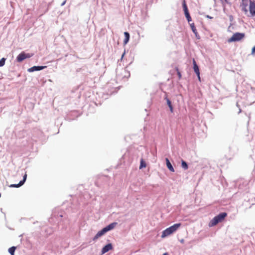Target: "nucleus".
Masks as SVG:
<instances>
[{
    "mask_svg": "<svg viewBox=\"0 0 255 255\" xmlns=\"http://www.w3.org/2000/svg\"><path fill=\"white\" fill-rule=\"evenodd\" d=\"M181 226L180 223L175 224L162 232L161 238H164L175 232Z\"/></svg>",
    "mask_w": 255,
    "mask_h": 255,
    "instance_id": "nucleus-1",
    "label": "nucleus"
},
{
    "mask_svg": "<svg viewBox=\"0 0 255 255\" xmlns=\"http://www.w3.org/2000/svg\"><path fill=\"white\" fill-rule=\"evenodd\" d=\"M226 213H221L218 215L215 216L209 223V226L212 227L217 225L218 223L221 222L227 216Z\"/></svg>",
    "mask_w": 255,
    "mask_h": 255,
    "instance_id": "nucleus-2",
    "label": "nucleus"
},
{
    "mask_svg": "<svg viewBox=\"0 0 255 255\" xmlns=\"http://www.w3.org/2000/svg\"><path fill=\"white\" fill-rule=\"evenodd\" d=\"M245 36L244 33L237 32L234 33L229 39V42L238 41L241 40Z\"/></svg>",
    "mask_w": 255,
    "mask_h": 255,
    "instance_id": "nucleus-3",
    "label": "nucleus"
},
{
    "mask_svg": "<svg viewBox=\"0 0 255 255\" xmlns=\"http://www.w3.org/2000/svg\"><path fill=\"white\" fill-rule=\"evenodd\" d=\"M33 55L32 54L25 53L24 52L20 53L16 58L17 62H21L26 58H30Z\"/></svg>",
    "mask_w": 255,
    "mask_h": 255,
    "instance_id": "nucleus-4",
    "label": "nucleus"
},
{
    "mask_svg": "<svg viewBox=\"0 0 255 255\" xmlns=\"http://www.w3.org/2000/svg\"><path fill=\"white\" fill-rule=\"evenodd\" d=\"M193 64L194 71L195 73L196 74V75H197L199 80H200L199 69L198 66L196 64V62L194 59H193Z\"/></svg>",
    "mask_w": 255,
    "mask_h": 255,
    "instance_id": "nucleus-5",
    "label": "nucleus"
},
{
    "mask_svg": "<svg viewBox=\"0 0 255 255\" xmlns=\"http://www.w3.org/2000/svg\"><path fill=\"white\" fill-rule=\"evenodd\" d=\"M117 224V223H116V222L112 223L109 224V225H108L107 226H106V227L104 228L103 229L104 231V232L106 233L107 232L113 229L115 227V226H116Z\"/></svg>",
    "mask_w": 255,
    "mask_h": 255,
    "instance_id": "nucleus-6",
    "label": "nucleus"
},
{
    "mask_svg": "<svg viewBox=\"0 0 255 255\" xmlns=\"http://www.w3.org/2000/svg\"><path fill=\"white\" fill-rule=\"evenodd\" d=\"M113 249V246L112 244H108L104 246L101 251L102 254L103 255Z\"/></svg>",
    "mask_w": 255,
    "mask_h": 255,
    "instance_id": "nucleus-7",
    "label": "nucleus"
},
{
    "mask_svg": "<svg viewBox=\"0 0 255 255\" xmlns=\"http://www.w3.org/2000/svg\"><path fill=\"white\" fill-rule=\"evenodd\" d=\"M46 66H33L28 69L29 72H33L36 71H39L44 69Z\"/></svg>",
    "mask_w": 255,
    "mask_h": 255,
    "instance_id": "nucleus-8",
    "label": "nucleus"
},
{
    "mask_svg": "<svg viewBox=\"0 0 255 255\" xmlns=\"http://www.w3.org/2000/svg\"><path fill=\"white\" fill-rule=\"evenodd\" d=\"M250 11L252 15L255 16V3L251 1L250 3Z\"/></svg>",
    "mask_w": 255,
    "mask_h": 255,
    "instance_id": "nucleus-9",
    "label": "nucleus"
},
{
    "mask_svg": "<svg viewBox=\"0 0 255 255\" xmlns=\"http://www.w3.org/2000/svg\"><path fill=\"white\" fill-rule=\"evenodd\" d=\"M105 234H106V233L104 232L103 229L101 230L95 235V236L93 238V240L94 241H97L100 237L103 236Z\"/></svg>",
    "mask_w": 255,
    "mask_h": 255,
    "instance_id": "nucleus-10",
    "label": "nucleus"
},
{
    "mask_svg": "<svg viewBox=\"0 0 255 255\" xmlns=\"http://www.w3.org/2000/svg\"><path fill=\"white\" fill-rule=\"evenodd\" d=\"M165 160H166V165H167V168L169 169V170L170 171H171L172 172H174V168L172 167V164L170 162L169 160L167 158H166L165 159Z\"/></svg>",
    "mask_w": 255,
    "mask_h": 255,
    "instance_id": "nucleus-11",
    "label": "nucleus"
},
{
    "mask_svg": "<svg viewBox=\"0 0 255 255\" xmlns=\"http://www.w3.org/2000/svg\"><path fill=\"white\" fill-rule=\"evenodd\" d=\"M124 35L125 36V38L124 39V43L127 44L129 41V34L128 32H125Z\"/></svg>",
    "mask_w": 255,
    "mask_h": 255,
    "instance_id": "nucleus-12",
    "label": "nucleus"
},
{
    "mask_svg": "<svg viewBox=\"0 0 255 255\" xmlns=\"http://www.w3.org/2000/svg\"><path fill=\"white\" fill-rule=\"evenodd\" d=\"M181 166L185 170L187 169L188 168L187 163L183 160L181 161Z\"/></svg>",
    "mask_w": 255,
    "mask_h": 255,
    "instance_id": "nucleus-13",
    "label": "nucleus"
},
{
    "mask_svg": "<svg viewBox=\"0 0 255 255\" xmlns=\"http://www.w3.org/2000/svg\"><path fill=\"white\" fill-rule=\"evenodd\" d=\"M191 27L192 28V30L195 34L196 36L197 37V32L196 31V29L194 26V24L193 23L190 24Z\"/></svg>",
    "mask_w": 255,
    "mask_h": 255,
    "instance_id": "nucleus-14",
    "label": "nucleus"
},
{
    "mask_svg": "<svg viewBox=\"0 0 255 255\" xmlns=\"http://www.w3.org/2000/svg\"><path fill=\"white\" fill-rule=\"evenodd\" d=\"M16 248L15 247H12L8 249V252L11 255H14V253Z\"/></svg>",
    "mask_w": 255,
    "mask_h": 255,
    "instance_id": "nucleus-15",
    "label": "nucleus"
},
{
    "mask_svg": "<svg viewBox=\"0 0 255 255\" xmlns=\"http://www.w3.org/2000/svg\"><path fill=\"white\" fill-rule=\"evenodd\" d=\"M183 10L184 11L185 13H186V12H189L188 10L187 6L186 4L185 1H184L183 3Z\"/></svg>",
    "mask_w": 255,
    "mask_h": 255,
    "instance_id": "nucleus-16",
    "label": "nucleus"
},
{
    "mask_svg": "<svg viewBox=\"0 0 255 255\" xmlns=\"http://www.w3.org/2000/svg\"><path fill=\"white\" fill-rule=\"evenodd\" d=\"M145 167H146V163L143 160V159H141L140 160V164L139 168L141 169V168Z\"/></svg>",
    "mask_w": 255,
    "mask_h": 255,
    "instance_id": "nucleus-17",
    "label": "nucleus"
},
{
    "mask_svg": "<svg viewBox=\"0 0 255 255\" xmlns=\"http://www.w3.org/2000/svg\"><path fill=\"white\" fill-rule=\"evenodd\" d=\"M26 178H27V174L25 173V174L23 176V180H21L20 181V184H23L26 180Z\"/></svg>",
    "mask_w": 255,
    "mask_h": 255,
    "instance_id": "nucleus-18",
    "label": "nucleus"
},
{
    "mask_svg": "<svg viewBox=\"0 0 255 255\" xmlns=\"http://www.w3.org/2000/svg\"><path fill=\"white\" fill-rule=\"evenodd\" d=\"M185 16L188 20V21L189 22L191 21V17L190 16L189 12H186V13H185Z\"/></svg>",
    "mask_w": 255,
    "mask_h": 255,
    "instance_id": "nucleus-19",
    "label": "nucleus"
},
{
    "mask_svg": "<svg viewBox=\"0 0 255 255\" xmlns=\"http://www.w3.org/2000/svg\"><path fill=\"white\" fill-rule=\"evenodd\" d=\"M23 184H20V182H19L18 184H11L9 187H16V188H18V187H20L21 186H22Z\"/></svg>",
    "mask_w": 255,
    "mask_h": 255,
    "instance_id": "nucleus-20",
    "label": "nucleus"
},
{
    "mask_svg": "<svg viewBox=\"0 0 255 255\" xmlns=\"http://www.w3.org/2000/svg\"><path fill=\"white\" fill-rule=\"evenodd\" d=\"M5 59L4 58H1L0 60V67L3 66L5 63Z\"/></svg>",
    "mask_w": 255,
    "mask_h": 255,
    "instance_id": "nucleus-21",
    "label": "nucleus"
},
{
    "mask_svg": "<svg viewBox=\"0 0 255 255\" xmlns=\"http://www.w3.org/2000/svg\"><path fill=\"white\" fill-rule=\"evenodd\" d=\"M165 100H166V102H167V105H168V106H170V105H172V104H171V101H170V100H169L168 98H167V97H166L165 98Z\"/></svg>",
    "mask_w": 255,
    "mask_h": 255,
    "instance_id": "nucleus-22",
    "label": "nucleus"
},
{
    "mask_svg": "<svg viewBox=\"0 0 255 255\" xmlns=\"http://www.w3.org/2000/svg\"><path fill=\"white\" fill-rule=\"evenodd\" d=\"M168 107H169V108L170 109V112L172 113L173 112V107H172V105L169 106H168Z\"/></svg>",
    "mask_w": 255,
    "mask_h": 255,
    "instance_id": "nucleus-23",
    "label": "nucleus"
},
{
    "mask_svg": "<svg viewBox=\"0 0 255 255\" xmlns=\"http://www.w3.org/2000/svg\"><path fill=\"white\" fill-rule=\"evenodd\" d=\"M255 46L253 47L252 49V54H255Z\"/></svg>",
    "mask_w": 255,
    "mask_h": 255,
    "instance_id": "nucleus-24",
    "label": "nucleus"
},
{
    "mask_svg": "<svg viewBox=\"0 0 255 255\" xmlns=\"http://www.w3.org/2000/svg\"><path fill=\"white\" fill-rule=\"evenodd\" d=\"M65 2H66V1H63V2L61 3V6H63V5L65 4Z\"/></svg>",
    "mask_w": 255,
    "mask_h": 255,
    "instance_id": "nucleus-25",
    "label": "nucleus"
},
{
    "mask_svg": "<svg viewBox=\"0 0 255 255\" xmlns=\"http://www.w3.org/2000/svg\"><path fill=\"white\" fill-rule=\"evenodd\" d=\"M178 75L179 78H180L181 77V75L179 72H178Z\"/></svg>",
    "mask_w": 255,
    "mask_h": 255,
    "instance_id": "nucleus-26",
    "label": "nucleus"
},
{
    "mask_svg": "<svg viewBox=\"0 0 255 255\" xmlns=\"http://www.w3.org/2000/svg\"><path fill=\"white\" fill-rule=\"evenodd\" d=\"M183 241H183V240H182L181 241V243H183Z\"/></svg>",
    "mask_w": 255,
    "mask_h": 255,
    "instance_id": "nucleus-27",
    "label": "nucleus"
},
{
    "mask_svg": "<svg viewBox=\"0 0 255 255\" xmlns=\"http://www.w3.org/2000/svg\"><path fill=\"white\" fill-rule=\"evenodd\" d=\"M241 110L240 109V111H239V113H241Z\"/></svg>",
    "mask_w": 255,
    "mask_h": 255,
    "instance_id": "nucleus-28",
    "label": "nucleus"
},
{
    "mask_svg": "<svg viewBox=\"0 0 255 255\" xmlns=\"http://www.w3.org/2000/svg\"><path fill=\"white\" fill-rule=\"evenodd\" d=\"M163 255H166V254H164Z\"/></svg>",
    "mask_w": 255,
    "mask_h": 255,
    "instance_id": "nucleus-29",
    "label": "nucleus"
},
{
    "mask_svg": "<svg viewBox=\"0 0 255 255\" xmlns=\"http://www.w3.org/2000/svg\"><path fill=\"white\" fill-rule=\"evenodd\" d=\"M225 1H227V0H225Z\"/></svg>",
    "mask_w": 255,
    "mask_h": 255,
    "instance_id": "nucleus-30",
    "label": "nucleus"
}]
</instances>
